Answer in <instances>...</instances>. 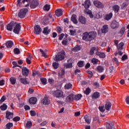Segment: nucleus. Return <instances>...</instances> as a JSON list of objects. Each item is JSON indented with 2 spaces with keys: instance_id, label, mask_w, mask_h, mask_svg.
<instances>
[{
  "instance_id": "f257e3e1",
  "label": "nucleus",
  "mask_w": 129,
  "mask_h": 129,
  "mask_svg": "<svg viewBox=\"0 0 129 129\" xmlns=\"http://www.w3.org/2000/svg\"><path fill=\"white\" fill-rule=\"evenodd\" d=\"M51 94H52L53 96L54 97H56V98H61V97H62V98H64L65 97L64 93L60 90L52 91Z\"/></svg>"
},
{
  "instance_id": "f03ea898",
  "label": "nucleus",
  "mask_w": 129,
  "mask_h": 129,
  "mask_svg": "<svg viewBox=\"0 0 129 129\" xmlns=\"http://www.w3.org/2000/svg\"><path fill=\"white\" fill-rule=\"evenodd\" d=\"M27 13H28V9H21L18 14L19 18H20L21 19H24V18L26 17V15Z\"/></svg>"
},
{
  "instance_id": "7ed1b4c3",
  "label": "nucleus",
  "mask_w": 129,
  "mask_h": 129,
  "mask_svg": "<svg viewBox=\"0 0 129 129\" xmlns=\"http://www.w3.org/2000/svg\"><path fill=\"white\" fill-rule=\"evenodd\" d=\"M65 56V54H64V52H61L57 54L55 56L54 60V61H56L58 62V61H61V60L64 59Z\"/></svg>"
},
{
  "instance_id": "20e7f679",
  "label": "nucleus",
  "mask_w": 129,
  "mask_h": 129,
  "mask_svg": "<svg viewBox=\"0 0 129 129\" xmlns=\"http://www.w3.org/2000/svg\"><path fill=\"white\" fill-rule=\"evenodd\" d=\"M18 79L19 80L20 82L24 85H27V84H30V82L28 80V78H22V76H19Z\"/></svg>"
},
{
  "instance_id": "39448f33",
  "label": "nucleus",
  "mask_w": 129,
  "mask_h": 129,
  "mask_svg": "<svg viewBox=\"0 0 129 129\" xmlns=\"http://www.w3.org/2000/svg\"><path fill=\"white\" fill-rule=\"evenodd\" d=\"M20 31H21V25L15 23V25L14 26V29L13 30L14 33L18 35V34L20 33Z\"/></svg>"
},
{
  "instance_id": "423d86ee",
  "label": "nucleus",
  "mask_w": 129,
  "mask_h": 129,
  "mask_svg": "<svg viewBox=\"0 0 129 129\" xmlns=\"http://www.w3.org/2000/svg\"><path fill=\"white\" fill-rule=\"evenodd\" d=\"M93 4L94 6H95V7L98 9H103L104 8V5L98 1H94L93 2Z\"/></svg>"
},
{
  "instance_id": "0eeeda50",
  "label": "nucleus",
  "mask_w": 129,
  "mask_h": 129,
  "mask_svg": "<svg viewBox=\"0 0 129 129\" xmlns=\"http://www.w3.org/2000/svg\"><path fill=\"white\" fill-rule=\"evenodd\" d=\"M83 40L86 41H91V39H90V37L89 36V33H88V32H86L83 33Z\"/></svg>"
},
{
  "instance_id": "6e6552de",
  "label": "nucleus",
  "mask_w": 129,
  "mask_h": 129,
  "mask_svg": "<svg viewBox=\"0 0 129 129\" xmlns=\"http://www.w3.org/2000/svg\"><path fill=\"white\" fill-rule=\"evenodd\" d=\"M42 32V28L39 25H36L34 27V33L36 35H40Z\"/></svg>"
},
{
  "instance_id": "1a4fd4ad",
  "label": "nucleus",
  "mask_w": 129,
  "mask_h": 129,
  "mask_svg": "<svg viewBox=\"0 0 129 129\" xmlns=\"http://www.w3.org/2000/svg\"><path fill=\"white\" fill-rule=\"evenodd\" d=\"M30 73V70L28 69H27L26 67H23L22 68V75L25 76V77H27L29 75Z\"/></svg>"
},
{
  "instance_id": "9d476101",
  "label": "nucleus",
  "mask_w": 129,
  "mask_h": 129,
  "mask_svg": "<svg viewBox=\"0 0 129 129\" xmlns=\"http://www.w3.org/2000/svg\"><path fill=\"white\" fill-rule=\"evenodd\" d=\"M41 103L44 105H49L51 103V101L48 97H45L41 101Z\"/></svg>"
},
{
  "instance_id": "9b49d317",
  "label": "nucleus",
  "mask_w": 129,
  "mask_h": 129,
  "mask_svg": "<svg viewBox=\"0 0 129 129\" xmlns=\"http://www.w3.org/2000/svg\"><path fill=\"white\" fill-rule=\"evenodd\" d=\"M74 95L73 94H71L66 98V102H71L74 100Z\"/></svg>"
},
{
  "instance_id": "f8f14e48",
  "label": "nucleus",
  "mask_w": 129,
  "mask_h": 129,
  "mask_svg": "<svg viewBox=\"0 0 129 129\" xmlns=\"http://www.w3.org/2000/svg\"><path fill=\"white\" fill-rule=\"evenodd\" d=\"M97 33L95 31H91L89 33V35L90 36V39L91 40H93V39H95L96 38V36Z\"/></svg>"
},
{
  "instance_id": "ddd939ff",
  "label": "nucleus",
  "mask_w": 129,
  "mask_h": 129,
  "mask_svg": "<svg viewBox=\"0 0 129 129\" xmlns=\"http://www.w3.org/2000/svg\"><path fill=\"white\" fill-rule=\"evenodd\" d=\"M79 22L82 24V25H86V18L83 16H80L79 18Z\"/></svg>"
},
{
  "instance_id": "4468645a",
  "label": "nucleus",
  "mask_w": 129,
  "mask_h": 129,
  "mask_svg": "<svg viewBox=\"0 0 129 129\" xmlns=\"http://www.w3.org/2000/svg\"><path fill=\"white\" fill-rule=\"evenodd\" d=\"M16 23L11 22L7 25V30L8 31H13V28L15 27Z\"/></svg>"
},
{
  "instance_id": "2eb2a0df",
  "label": "nucleus",
  "mask_w": 129,
  "mask_h": 129,
  "mask_svg": "<svg viewBox=\"0 0 129 129\" xmlns=\"http://www.w3.org/2000/svg\"><path fill=\"white\" fill-rule=\"evenodd\" d=\"M83 6H84L85 9H89V7L91 6V3L90 1L87 0L85 2L84 4H83Z\"/></svg>"
},
{
  "instance_id": "dca6fc26",
  "label": "nucleus",
  "mask_w": 129,
  "mask_h": 129,
  "mask_svg": "<svg viewBox=\"0 0 129 129\" xmlns=\"http://www.w3.org/2000/svg\"><path fill=\"white\" fill-rule=\"evenodd\" d=\"M85 12V14H86L87 15H89L90 18L91 19H93V14H92V12H91V11L88 10V9H86L84 10Z\"/></svg>"
},
{
  "instance_id": "f3484780",
  "label": "nucleus",
  "mask_w": 129,
  "mask_h": 129,
  "mask_svg": "<svg viewBox=\"0 0 129 129\" xmlns=\"http://www.w3.org/2000/svg\"><path fill=\"white\" fill-rule=\"evenodd\" d=\"M106 129H114V125L113 123L111 122H109L107 123L106 125Z\"/></svg>"
},
{
  "instance_id": "a211bd4d",
  "label": "nucleus",
  "mask_w": 129,
  "mask_h": 129,
  "mask_svg": "<svg viewBox=\"0 0 129 129\" xmlns=\"http://www.w3.org/2000/svg\"><path fill=\"white\" fill-rule=\"evenodd\" d=\"M101 31L103 34H105L108 32V26L107 25H104Z\"/></svg>"
},
{
  "instance_id": "6ab92c4d",
  "label": "nucleus",
  "mask_w": 129,
  "mask_h": 129,
  "mask_svg": "<svg viewBox=\"0 0 129 129\" xmlns=\"http://www.w3.org/2000/svg\"><path fill=\"white\" fill-rule=\"evenodd\" d=\"M119 24H118V22L116 21H113L111 24V27L112 29H115V28H118L119 27Z\"/></svg>"
},
{
  "instance_id": "aec40b11",
  "label": "nucleus",
  "mask_w": 129,
  "mask_h": 129,
  "mask_svg": "<svg viewBox=\"0 0 129 129\" xmlns=\"http://www.w3.org/2000/svg\"><path fill=\"white\" fill-rule=\"evenodd\" d=\"M51 32V29H49L48 27H46L43 29V33L44 35H48L50 34Z\"/></svg>"
},
{
  "instance_id": "412c9836",
  "label": "nucleus",
  "mask_w": 129,
  "mask_h": 129,
  "mask_svg": "<svg viewBox=\"0 0 129 129\" xmlns=\"http://www.w3.org/2000/svg\"><path fill=\"white\" fill-rule=\"evenodd\" d=\"M30 104H36L37 102V98L36 97L30 98L29 100Z\"/></svg>"
},
{
  "instance_id": "4be33fe9",
  "label": "nucleus",
  "mask_w": 129,
  "mask_h": 129,
  "mask_svg": "<svg viewBox=\"0 0 129 129\" xmlns=\"http://www.w3.org/2000/svg\"><path fill=\"white\" fill-rule=\"evenodd\" d=\"M105 108L106 110H109L111 108V103L110 102H106L105 105Z\"/></svg>"
},
{
  "instance_id": "5701e85b",
  "label": "nucleus",
  "mask_w": 129,
  "mask_h": 129,
  "mask_svg": "<svg viewBox=\"0 0 129 129\" xmlns=\"http://www.w3.org/2000/svg\"><path fill=\"white\" fill-rule=\"evenodd\" d=\"M63 14V11L61 9H58L55 11V16L56 17H61V16Z\"/></svg>"
},
{
  "instance_id": "b1692460",
  "label": "nucleus",
  "mask_w": 129,
  "mask_h": 129,
  "mask_svg": "<svg viewBox=\"0 0 129 129\" xmlns=\"http://www.w3.org/2000/svg\"><path fill=\"white\" fill-rule=\"evenodd\" d=\"M96 55L99 56L100 58H105V53L103 52H100L99 51H97L96 52Z\"/></svg>"
},
{
  "instance_id": "393cba45",
  "label": "nucleus",
  "mask_w": 129,
  "mask_h": 129,
  "mask_svg": "<svg viewBox=\"0 0 129 129\" xmlns=\"http://www.w3.org/2000/svg\"><path fill=\"white\" fill-rule=\"evenodd\" d=\"M76 18H77L76 15H73L72 16L71 20L72 22L74 23V24H78V21H77Z\"/></svg>"
},
{
  "instance_id": "a878e982",
  "label": "nucleus",
  "mask_w": 129,
  "mask_h": 129,
  "mask_svg": "<svg viewBox=\"0 0 129 129\" xmlns=\"http://www.w3.org/2000/svg\"><path fill=\"white\" fill-rule=\"evenodd\" d=\"M14 114L11 112H7L6 113V117L8 119H11V118H13V116Z\"/></svg>"
},
{
  "instance_id": "bb28decb",
  "label": "nucleus",
  "mask_w": 129,
  "mask_h": 129,
  "mask_svg": "<svg viewBox=\"0 0 129 129\" xmlns=\"http://www.w3.org/2000/svg\"><path fill=\"white\" fill-rule=\"evenodd\" d=\"M100 96V94L98 92H96L94 93L93 95L92 96V98L93 99H96V98H98Z\"/></svg>"
},
{
  "instance_id": "cd10ccee",
  "label": "nucleus",
  "mask_w": 129,
  "mask_h": 129,
  "mask_svg": "<svg viewBox=\"0 0 129 129\" xmlns=\"http://www.w3.org/2000/svg\"><path fill=\"white\" fill-rule=\"evenodd\" d=\"M104 71V68L103 66H99L97 67V71L99 73L103 72Z\"/></svg>"
},
{
  "instance_id": "c85d7f7f",
  "label": "nucleus",
  "mask_w": 129,
  "mask_h": 129,
  "mask_svg": "<svg viewBox=\"0 0 129 129\" xmlns=\"http://www.w3.org/2000/svg\"><path fill=\"white\" fill-rule=\"evenodd\" d=\"M6 45L7 48H12L14 45V42H13L12 41H8L7 42H6Z\"/></svg>"
},
{
  "instance_id": "c756f323",
  "label": "nucleus",
  "mask_w": 129,
  "mask_h": 129,
  "mask_svg": "<svg viewBox=\"0 0 129 129\" xmlns=\"http://www.w3.org/2000/svg\"><path fill=\"white\" fill-rule=\"evenodd\" d=\"M84 118L87 123H90V122H91V119L89 118V116H88V115H85Z\"/></svg>"
},
{
  "instance_id": "7c9ffc66",
  "label": "nucleus",
  "mask_w": 129,
  "mask_h": 129,
  "mask_svg": "<svg viewBox=\"0 0 129 129\" xmlns=\"http://www.w3.org/2000/svg\"><path fill=\"white\" fill-rule=\"evenodd\" d=\"M124 45V43L123 42H120L117 45V48L118 50H122L123 49V45Z\"/></svg>"
},
{
  "instance_id": "2f4dec72",
  "label": "nucleus",
  "mask_w": 129,
  "mask_h": 129,
  "mask_svg": "<svg viewBox=\"0 0 129 129\" xmlns=\"http://www.w3.org/2000/svg\"><path fill=\"white\" fill-rule=\"evenodd\" d=\"M112 9L115 13H118V11H119V6L118 5H114L113 6Z\"/></svg>"
},
{
  "instance_id": "473e14b6",
  "label": "nucleus",
  "mask_w": 129,
  "mask_h": 129,
  "mask_svg": "<svg viewBox=\"0 0 129 129\" xmlns=\"http://www.w3.org/2000/svg\"><path fill=\"white\" fill-rule=\"evenodd\" d=\"M32 58H33V56L32 55L29 54L27 58H26V62L27 64H31V60H32Z\"/></svg>"
},
{
  "instance_id": "72a5a7b5",
  "label": "nucleus",
  "mask_w": 129,
  "mask_h": 129,
  "mask_svg": "<svg viewBox=\"0 0 129 129\" xmlns=\"http://www.w3.org/2000/svg\"><path fill=\"white\" fill-rule=\"evenodd\" d=\"M81 47L80 45H77L73 49V51L74 52H78V51H80Z\"/></svg>"
},
{
  "instance_id": "f704fd0d",
  "label": "nucleus",
  "mask_w": 129,
  "mask_h": 129,
  "mask_svg": "<svg viewBox=\"0 0 129 129\" xmlns=\"http://www.w3.org/2000/svg\"><path fill=\"white\" fill-rule=\"evenodd\" d=\"M72 88V84L70 83H68L64 86L65 89H71Z\"/></svg>"
},
{
  "instance_id": "c9c22d12",
  "label": "nucleus",
  "mask_w": 129,
  "mask_h": 129,
  "mask_svg": "<svg viewBox=\"0 0 129 129\" xmlns=\"http://www.w3.org/2000/svg\"><path fill=\"white\" fill-rule=\"evenodd\" d=\"M81 97H82V95L81 94H78L76 96H74V100L78 101V100L81 99Z\"/></svg>"
},
{
  "instance_id": "e433bc0d",
  "label": "nucleus",
  "mask_w": 129,
  "mask_h": 129,
  "mask_svg": "<svg viewBox=\"0 0 129 129\" xmlns=\"http://www.w3.org/2000/svg\"><path fill=\"white\" fill-rule=\"evenodd\" d=\"M40 72H39L38 71H32V76H33V77H35V76H40Z\"/></svg>"
},
{
  "instance_id": "4c0bfd02",
  "label": "nucleus",
  "mask_w": 129,
  "mask_h": 129,
  "mask_svg": "<svg viewBox=\"0 0 129 129\" xmlns=\"http://www.w3.org/2000/svg\"><path fill=\"white\" fill-rule=\"evenodd\" d=\"M0 108L1 110L3 111L7 110L8 108V105H7V104H4L3 105L1 106Z\"/></svg>"
},
{
  "instance_id": "58836bf2",
  "label": "nucleus",
  "mask_w": 129,
  "mask_h": 129,
  "mask_svg": "<svg viewBox=\"0 0 129 129\" xmlns=\"http://www.w3.org/2000/svg\"><path fill=\"white\" fill-rule=\"evenodd\" d=\"M112 18V13H111L106 15L105 20H106V21H109V20H110V19H111Z\"/></svg>"
},
{
  "instance_id": "ea45409f",
  "label": "nucleus",
  "mask_w": 129,
  "mask_h": 129,
  "mask_svg": "<svg viewBox=\"0 0 129 129\" xmlns=\"http://www.w3.org/2000/svg\"><path fill=\"white\" fill-rule=\"evenodd\" d=\"M64 68H72V62H70L69 63H64Z\"/></svg>"
},
{
  "instance_id": "a19ab883",
  "label": "nucleus",
  "mask_w": 129,
  "mask_h": 129,
  "mask_svg": "<svg viewBox=\"0 0 129 129\" xmlns=\"http://www.w3.org/2000/svg\"><path fill=\"white\" fill-rule=\"evenodd\" d=\"M52 66L54 69H58V68H59V64L58 62H53L52 63Z\"/></svg>"
},
{
  "instance_id": "79ce46f5",
  "label": "nucleus",
  "mask_w": 129,
  "mask_h": 129,
  "mask_svg": "<svg viewBox=\"0 0 129 129\" xmlns=\"http://www.w3.org/2000/svg\"><path fill=\"white\" fill-rule=\"evenodd\" d=\"M10 80L12 84H13V85L16 84V81L17 80V79H16V78H15V77H11L10 79Z\"/></svg>"
},
{
  "instance_id": "37998d69",
  "label": "nucleus",
  "mask_w": 129,
  "mask_h": 129,
  "mask_svg": "<svg viewBox=\"0 0 129 129\" xmlns=\"http://www.w3.org/2000/svg\"><path fill=\"white\" fill-rule=\"evenodd\" d=\"M14 125V124H13V123H8L6 124V129H11V127H13V126Z\"/></svg>"
},
{
  "instance_id": "c03bdc74",
  "label": "nucleus",
  "mask_w": 129,
  "mask_h": 129,
  "mask_svg": "<svg viewBox=\"0 0 129 129\" xmlns=\"http://www.w3.org/2000/svg\"><path fill=\"white\" fill-rule=\"evenodd\" d=\"M44 11H46L48 12V11H49L50 10V5L46 4L43 7Z\"/></svg>"
},
{
  "instance_id": "a18cd8bd",
  "label": "nucleus",
  "mask_w": 129,
  "mask_h": 129,
  "mask_svg": "<svg viewBox=\"0 0 129 129\" xmlns=\"http://www.w3.org/2000/svg\"><path fill=\"white\" fill-rule=\"evenodd\" d=\"M40 51L42 54V56L43 57H44V58H47L48 57V55H47L46 53V51H43V50L42 49H40Z\"/></svg>"
},
{
  "instance_id": "49530a36",
  "label": "nucleus",
  "mask_w": 129,
  "mask_h": 129,
  "mask_svg": "<svg viewBox=\"0 0 129 129\" xmlns=\"http://www.w3.org/2000/svg\"><path fill=\"white\" fill-rule=\"evenodd\" d=\"M32 124H33L31 121H28L26 124V127L27 128H30Z\"/></svg>"
},
{
  "instance_id": "de8ad7c7",
  "label": "nucleus",
  "mask_w": 129,
  "mask_h": 129,
  "mask_svg": "<svg viewBox=\"0 0 129 129\" xmlns=\"http://www.w3.org/2000/svg\"><path fill=\"white\" fill-rule=\"evenodd\" d=\"M78 66L79 67H83L84 66V61H80L78 62Z\"/></svg>"
},
{
  "instance_id": "09e8293b",
  "label": "nucleus",
  "mask_w": 129,
  "mask_h": 129,
  "mask_svg": "<svg viewBox=\"0 0 129 129\" xmlns=\"http://www.w3.org/2000/svg\"><path fill=\"white\" fill-rule=\"evenodd\" d=\"M40 80L43 85H46V84H47V79L45 78L40 79Z\"/></svg>"
},
{
  "instance_id": "8fccbe9b",
  "label": "nucleus",
  "mask_w": 129,
  "mask_h": 129,
  "mask_svg": "<svg viewBox=\"0 0 129 129\" xmlns=\"http://www.w3.org/2000/svg\"><path fill=\"white\" fill-rule=\"evenodd\" d=\"M64 74H65V70H64V69L60 70V72L58 74L59 76H60V77H62V76H63Z\"/></svg>"
},
{
  "instance_id": "3c124183",
  "label": "nucleus",
  "mask_w": 129,
  "mask_h": 129,
  "mask_svg": "<svg viewBox=\"0 0 129 129\" xmlns=\"http://www.w3.org/2000/svg\"><path fill=\"white\" fill-rule=\"evenodd\" d=\"M91 62L94 65H95V64H97L98 59L97 58H93L91 60Z\"/></svg>"
},
{
  "instance_id": "603ef678",
  "label": "nucleus",
  "mask_w": 129,
  "mask_h": 129,
  "mask_svg": "<svg viewBox=\"0 0 129 129\" xmlns=\"http://www.w3.org/2000/svg\"><path fill=\"white\" fill-rule=\"evenodd\" d=\"M84 93H85V94H86V95H88V94L90 93V88H87L86 90L84 91Z\"/></svg>"
},
{
  "instance_id": "864d4df0",
  "label": "nucleus",
  "mask_w": 129,
  "mask_h": 129,
  "mask_svg": "<svg viewBox=\"0 0 129 129\" xmlns=\"http://www.w3.org/2000/svg\"><path fill=\"white\" fill-rule=\"evenodd\" d=\"M70 34L71 36H75V35L76 34V30H70Z\"/></svg>"
},
{
  "instance_id": "5fc2aeb1",
  "label": "nucleus",
  "mask_w": 129,
  "mask_h": 129,
  "mask_svg": "<svg viewBox=\"0 0 129 129\" xmlns=\"http://www.w3.org/2000/svg\"><path fill=\"white\" fill-rule=\"evenodd\" d=\"M96 50V48L95 47H92L90 51V55H93L94 54V51Z\"/></svg>"
},
{
  "instance_id": "6e6d98bb",
  "label": "nucleus",
  "mask_w": 129,
  "mask_h": 129,
  "mask_svg": "<svg viewBox=\"0 0 129 129\" xmlns=\"http://www.w3.org/2000/svg\"><path fill=\"white\" fill-rule=\"evenodd\" d=\"M6 99H7V97H6L5 96H3L0 100V104H2V103H3V102L6 100Z\"/></svg>"
},
{
  "instance_id": "4d7b16f0",
  "label": "nucleus",
  "mask_w": 129,
  "mask_h": 129,
  "mask_svg": "<svg viewBox=\"0 0 129 129\" xmlns=\"http://www.w3.org/2000/svg\"><path fill=\"white\" fill-rule=\"evenodd\" d=\"M14 53L15 54H16L17 55H19L20 54V49L18 48H15L14 50Z\"/></svg>"
},
{
  "instance_id": "13d9d810",
  "label": "nucleus",
  "mask_w": 129,
  "mask_h": 129,
  "mask_svg": "<svg viewBox=\"0 0 129 129\" xmlns=\"http://www.w3.org/2000/svg\"><path fill=\"white\" fill-rule=\"evenodd\" d=\"M99 109L100 111H101V112H104L105 111V109L104 108V106H101L99 107Z\"/></svg>"
},
{
  "instance_id": "bf43d9fd",
  "label": "nucleus",
  "mask_w": 129,
  "mask_h": 129,
  "mask_svg": "<svg viewBox=\"0 0 129 129\" xmlns=\"http://www.w3.org/2000/svg\"><path fill=\"white\" fill-rule=\"evenodd\" d=\"M88 74H89V78H91L93 76V73L92 72L89 71L87 72Z\"/></svg>"
},
{
  "instance_id": "052dcab7",
  "label": "nucleus",
  "mask_w": 129,
  "mask_h": 129,
  "mask_svg": "<svg viewBox=\"0 0 129 129\" xmlns=\"http://www.w3.org/2000/svg\"><path fill=\"white\" fill-rule=\"evenodd\" d=\"M21 119V117L16 116L13 118L14 121H19Z\"/></svg>"
},
{
  "instance_id": "680f3d73",
  "label": "nucleus",
  "mask_w": 129,
  "mask_h": 129,
  "mask_svg": "<svg viewBox=\"0 0 129 129\" xmlns=\"http://www.w3.org/2000/svg\"><path fill=\"white\" fill-rule=\"evenodd\" d=\"M124 32H125V29H124V28L122 27V28H121L120 30V34H121V35H122L123 34H124Z\"/></svg>"
},
{
  "instance_id": "e2e57ef3",
  "label": "nucleus",
  "mask_w": 129,
  "mask_h": 129,
  "mask_svg": "<svg viewBox=\"0 0 129 129\" xmlns=\"http://www.w3.org/2000/svg\"><path fill=\"white\" fill-rule=\"evenodd\" d=\"M48 82L49 83H50V84H51V85H53V84H54V80L52 79H49Z\"/></svg>"
},
{
  "instance_id": "0e129e2a",
  "label": "nucleus",
  "mask_w": 129,
  "mask_h": 129,
  "mask_svg": "<svg viewBox=\"0 0 129 129\" xmlns=\"http://www.w3.org/2000/svg\"><path fill=\"white\" fill-rule=\"evenodd\" d=\"M127 59V55L124 54L122 56L121 60L122 61H124V60H126Z\"/></svg>"
},
{
  "instance_id": "69168bd1",
  "label": "nucleus",
  "mask_w": 129,
  "mask_h": 129,
  "mask_svg": "<svg viewBox=\"0 0 129 129\" xmlns=\"http://www.w3.org/2000/svg\"><path fill=\"white\" fill-rule=\"evenodd\" d=\"M68 43V41H67V39H64L62 41V45H67Z\"/></svg>"
},
{
  "instance_id": "338daca9",
  "label": "nucleus",
  "mask_w": 129,
  "mask_h": 129,
  "mask_svg": "<svg viewBox=\"0 0 129 129\" xmlns=\"http://www.w3.org/2000/svg\"><path fill=\"white\" fill-rule=\"evenodd\" d=\"M30 114H31V116H35V115H36V111H31Z\"/></svg>"
},
{
  "instance_id": "774afa93",
  "label": "nucleus",
  "mask_w": 129,
  "mask_h": 129,
  "mask_svg": "<svg viewBox=\"0 0 129 129\" xmlns=\"http://www.w3.org/2000/svg\"><path fill=\"white\" fill-rule=\"evenodd\" d=\"M125 102H126V104L129 105V96L126 97V98L125 99Z\"/></svg>"
}]
</instances>
